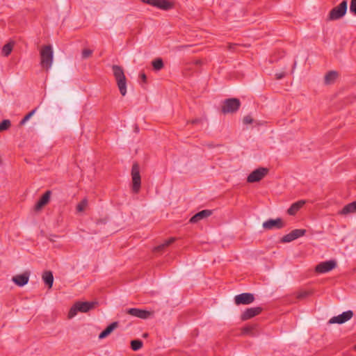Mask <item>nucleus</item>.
Listing matches in <instances>:
<instances>
[{
	"instance_id": "nucleus-5",
	"label": "nucleus",
	"mask_w": 356,
	"mask_h": 356,
	"mask_svg": "<svg viewBox=\"0 0 356 356\" xmlns=\"http://www.w3.org/2000/svg\"><path fill=\"white\" fill-rule=\"evenodd\" d=\"M132 191L134 193H138L141 186V177L140 175V167L138 163L135 162L131 168Z\"/></svg>"
},
{
	"instance_id": "nucleus-11",
	"label": "nucleus",
	"mask_w": 356,
	"mask_h": 356,
	"mask_svg": "<svg viewBox=\"0 0 356 356\" xmlns=\"http://www.w3.org/2000/svg\"><path fill=\"white\" fill-rule=\"evenodd\" d=\"M337 266V262L334 260H329L318 264L316 268V272L318 273H327Z\"/></svg>"
},
{
	"instance_id": "nucleus-25",
	"label": "nucleus",
	"mask_w": 356,
	"mask_h": 356,
	"mask_svg": "<svg viewBox=\"0 0 356 356\" xmlns=\"http://www.w3.org/2000/svg\"><path fill=\"white\" fill-rule=\"evenodd\" d=\"M13 47H14L13 42H8L7 44H4L2 47V51H1L2 55L4 56H6V57L8 56L10 54V53L12 52Z\"/></svg>"
},
{
	"instance_id": "nucleus-40",
	"label": "nucleus",
	"mask_w": 356,
	"mask_h": 356,
	"mask_svg": "<svg viewBox=\"0 0 356 356\" xmlns=\"http://www.w3.org/2000/svg\"><path fill=\"white\" fill-rule=\"evenodd\" d=\"M275 76H276L277 79H282L283 77L285 76V73L284 72L277 73L275 74Z\"/></svg>"
},
{
	"instance_id": "nucleus-23",
	"label": "nucleus",
	"mask_w": 356,
	"mask_h": 356,
	"mask_svg": "<svg viewBox=\"0 0 356 356\" xmlns=\"http://www.w3.org/2000/svg\"><path fill=\"white\" fill-rule=\"evenodd\" d=\"M338 72L336 71H330L325 76V84H331L334 83L336 79L338 77Z\"/></svg>"
},
{
	"instance_id": "nucleus-35",
	"label": "nucleus",
	"mask_w": 356,
	"mask_h": 356,
	"mask_svg": "<svg viewBox=\"0 0 356 356\" xmlns=\"http://www.w3.org/2000/svg\"><path fill=\"white\" fill-rule=\"evenodd\" d=\"M350 11L356 15V0H351L350 5Z\"/></svg>"
},
{
	"instance_id": "nucleus-1",
	"label": "nucleus",
	"mask_w": 356,
	"mask_h": 356,
	"mask_svg": "<svg viewBox=\"0 0 356 356\" xmlns=\"http://www.w3.org/2000/svg\"><path fill=\"white\" fill-rule=\"evenodd\" d=\"M113 76L120 94L124 96L127 94V79L122 67L117 65L112 66Z\"/></svg>"
},
{
	"instance_id": "nucleus-31",
	"label": "nucleus",
	"mask_w": 356,
	"mask_h": 356,
	"mask_svg": "<svg viewBox=\"0 0 356 356\" xmlns=\"http://www.w3.org/2000/svg\"><path fill=\"white\" fill-rule=\"evenodd\" d=\"M312 292L310 291H301L298 293L296 298L299 300L306 298L307 297L312 295Z\"/></svg>"
},
{
	"instance_id": "nucleus-26",
	"label": "nucleus",
	"mask_w": 356,
	"mask_h": 356,
	"mask_svg": "<svg viewBox=\"0 0 356 356\" xmlns=\"http://www.w3.org/2000/svg\"><path fill=\"white\" fill-rule=\"evenodd\" d=\"M152 65L155 71H159L164 67L163 61L161 58L154 59Z\"/></svg>"
},
{
	"instance_id": "nucleus-43",
	"label": "nucleus",
	"mask_w": 356,
	"mask_h": 356,
	"mask_svg": "<svg viewBox=\"0 0 356 356\" xmlns=\"http://www.w3.org/2000/svg\"><path fill=\"white\" fill-rule=\"evenodd\" d=\"M207 146H208L209 148H211V147H214V146H213V145H211V144H209V145H207Z\"/></svg>"
},
{
	"instance_id": "nucleus-39",
	"label": "nucleus",
	"mask_w": 356,
	"mask_h": 356,
	"mask_svg": "<svg viewBox=\"0 0 356 356\" xmlns=\"http://www.w3.org/2000/svg\"><path fill=\"white\" fill-rule=\"evenodd\" d=\"M189 45H179L175 47V49L177 51H181L182 49H184L186 48L189 47Z\"/></svg>"
},
{
	"instance_id": "nucleus-24",
	"label": "nucleus",
	"mask_w": 356,
	"mask_h": 356,
	"mask_svg": "<svg viewBox=\"0 0 356 356\" xmlns=\"http://www.w3.org/2000/svg\"><path fill=\"white\" fill-rule=\"evenodd\" d=\"M176 238L175 237H171L168 238V240L165 241V242L156 247L154 248V252H161L163 251L166 247L169 246L172 243H173L175 241Z\"/></svg>"
},
{
	"instance_id": "nucleus-10",
	"label": "nucleus",
	"mask_w": 356,
	"mask_h": 356,
	"mask_svg": "<svg viewBox=\"0 0 356 356\" xmlns=\"http://www.w3.org/2000/svg\"><path fill=\"white\" fill-rule=\"evenodd\" d=\"M353 316V312L351 310H348L343 312L342 314L333 316L328 321L329 324H342L349 321Z\"/></svg>"
},
{
	"instance_id": "nucleus-42",
	"label": "nucleus",
	"mask_w": 356,
	"mask_h": 356,
	"mask_svg": "<svg viewBox=\"0 0 356 356\" xmlns=\"http://www.w3.org/2000/svg\"><path fill=\"white\" fill-rule=\"evenodd\" d=\"M135 131L136 132H138L139 131V129H138V127L137 126L135 127Z\"/></svg>"
},
{
	"instance_id": "nucleus-17",
	"label": "nucleus",
	"mask_w": 356,
	"mask_h": 356,
	"mask_svg": "<svg viewBox=\"0 0 356 356\" xmlns=\"http://www.w3.org/2000/svg\"><path fill=\"white\" fill-rule=\"evenodd\" d=\"M212 214V211L209 209L202 210L196 214H195L190 219V222L191 223H197L200 220L210 216Z\"/></svg>"
},
{
	"instance_id": "nucleus-34",
	"label": "nucleus",
	"mask_w": 356,
	"mask_h": 356,
	"mask_svg": "<svg viewBox=\"0 0 356 356\" xmlns=\"http://www.w3.org/2000/svg\"><path fill=\"white\" fill-rule=\"evenodd\" d=\"M294 241L292 235L291 234V233H289L286 235H284L281 239H280V241L282 243H289V242H291Z\"/></svg>"
},
{
	"instance_id": "nucleus-38",
	"label": "nucleus",
	"mask_w": 356,
	"mask_h": 356,
	"mask_svg": "<svg viewBox=\"0 0 356 356\" xmlns=\"http://www.w3.org/2000/svg\"><path fill=\"white\" fill-rule=\"evenodd\" d=\"M237 44H229L227 46V49L229 51H235L236 48L237 47Z\"/></svg>"
},
{
	"instance_id": "nucleus-8",
	"label": "nucleus",
	"mask_w": 356,
	"mask_h": 356,
	"mask_svg": "<svg viewBox=\"0 0 356 356\" xmlns=\"http://www.w3.org/2000/svg\"><path fill=\"white\" fill-rule=\"evenodd\" d=\"M269 172V169L267 168H259L253 170L247 178L248 183L257 182L261 180Z\"/></svg>"
},
{
	"instance_id": "nucleus-30",
	"label": "nucleus",
	"mask_w": 356,
	"mask_h": 356,
	"mask_svg": "<svg viewBox=\"0 0 356 356\" xmlns=\"http://www.w3.org/2000/svg\"><path fill=\"white\" fill-rule=\"evenodd\" d=\"M88 205L87 199L84 198L76 206V211L78 212L83 211Z\"/></svg>"
},
{
	"instance_id": "nucleus-33",
	"label": "nucleus",
	"mask_w": 356,
	"mask_h": 356,
	"mask_svg": "<svg viewBox=\"0 0 356 356\" xmlns=\"http://www.w3.org/2000/svg\"><path fill=\"white\" fill-rule=\"evenodd\" d=\"M92 54V50L89 49H84L82 51L81 56L83 59H86L90 57Z\"/></svg>"
},
{
	"instance_id": "nucleus-27",
	"label": "nucleus",
	"mask_w": 356,
	"mask_h": 356,
	"mask_svg": "<svg viewBox=\"0 0 356 356\" xmlns=\"http://www.w3.org/2000/svg\"><path fill=\"white\" fill-rule=\"evenodd\" d=\"M306 232V229H296L292 230L290 233L292 235L293 239L296 240L298 238L304 236Z\"/></svg>"
},
{
	"instance_id": "nucleus-28",
	"label": "nucleus",
	"mask_w": 356,
	"mask_h": 356,
	"mask_svg": "<svg viewBox=\"0 0 356 356\" xmlns=\"http://www.w3.org/2000/svg\"><path fill=\"white\" fill-rule=\"evenodd\" d=\"M143 341L139 339L132 340L131 341V348L133 350L136 351L143 347Z\"/></svg>"
},
{
	"instance_id": "nucleus-41",
	"label": "nucleus",
	"mask_w": 356,
	"mask_h": 356,
	"mask_svg": "<svg viewBox=\"0 0 356 356\" xmlns=\"http://www.w3.org/2000/svg\"><path fill=\"white\" fill-rule=\"evenodd\" d=\"M140 79H141L143 82H144V83L147 82V76H146V74L145 73L140 74Z\"/></svg>"
},
{
	"instance_id": "nucleus-37",
	"label": "nucleus",
	"mask_w": 356,
	"mask_h": 356,
	"mask_svg": "<svg viewBox=\"0 0 356 356\" xmlns=\"http://www.w3.org/2000/svg\"><path fill=\"white\" fill-rule=\"evenodd\" d=\"M202 120L201 118H195V119H193L191 121H188L187 123H191L192 124H200V123H202Z\"/></svg>"
},
{
	"instance_id": "nucleus-32",
	"label": "nucleus",
	"mask_w": 356,
	"mask_h": 356,
	"mask_svg": "<svg viewBox=\"0 0 356 356\" xmlns=\"http://www.w3.org/2000/svg\"><path fill=\"white\" fill-rule=\"evenodd\" d=\"M37 110V108H35V109L32 110L31 112H29L28 114H26L24 118L20 121V124L22 125L24 124H25V122L26 121H28L31 117H32V115L35 113Z\"/></svg>"
},
{
	"instance_id": "nucleus-45",
	"label": "nucleus",
	"mask_w": 356,
	"mask_h": 356,
	"mask_svg": "<svg viewBox=\"0 0 356 356\" xmlns=\"http://www.w3.org/2000/svg\"><path fill=\"white\" fill-rule=\"evenodd\" d=\"M355 349L356 350V345H355Z\"/></svg>"
},
{
	"instance_id": "nucleus-22",
	"label": "nucleus",
	"mask_w": 356,
	"mask_h": 356,
	"mask_svg": "<svg viewBox=\"0 0 356 356\" xmlns=\"http://www.w3.org/2000/svg\"><path fill=\"white\" fill-rule=\"evenodd\" d=\"M257 327V325H247L242 328V335H250L251 337H255L257 334L254 332Z\"/></svg>"
},
{
	"instance_id": "nucleus-3",
	"label": "nucleus",
	"mask_w": 356,
	"mask_h": 356,
	"mask_svg": "<svg viewBox=\"0 0 356 356\" xmlns=\"http://www.w3.org/2000/svg\"><path fill=\"white\" fill-rule=\"evenodd\" d=\"M54 58L53 49L51 45H45L40 50V65L48 70L52 65Z\"/></svg>"
},
{
	"instance_id": "nucleus-16",
	"label": "nucleus",
	"mask_w": 356,
	"mask_h": 356,
	"mask_svg": "<svg viewBox=\"0 0 356 356\" xmlns=\"http://www.w3.org/2000/svg\"><path fill=\"white\" fill-rule=\"evenodd\" d=\"M51 194V191H47L39 199V200L36 202L34 206V211H40L46 204H48L50 200V196Z\"/></svg>"
},
{
	"instance_id": "nucleus-18",
	"label": "nucleus",
	"mask_w": 356,
	"mask_h": 356,
	"mask_svg": "<svg viewBox=\"0 0 356 356\" xmlns=\"http://www.w3.org/2000/svg\"><path fill=\"white\" fill-rule=\"evenodd\" d=\"M305 200H299L293 203L287 210V213L290 216H295L297 212L305 205Z\"/></svg>"
},
{
	"instance_id": "nucleus-4",
	"label": "nucleus",
	"mask_w": 356,
	"mask_h": 356,
	"mask_svg": "<svg viewBox=\"0 0 356 356\" xmlns=\"http://www.w3.org/2000/svg\"><path fill=\"white\" fill-rule=\"evenodd\" d=\"M241 101L238 98H228L222 102L221 113L223 114H232L238 111L241 107Z\"/></svg>"
},
{
	"instance_id": "nucleus-14",
	"label": "nucleus",
	"mask_w": 356,
	"mask_h": 356,
	"mask_svg": "<svg viewBox=\"0 0 356 356\" xmlns=\"http://www.w3.org/2000/svg\"><path fill=\"white\" fill-rule=\"evenodd\" d=\"M285 222L282 218H278L277 219H269L263 223V227L265 229H272L273 228L282 229L285 227Z\"/></svg>"
},
{
	"instance_id": "nucleus-36",
	"label": "nucleus",
	"mask_w": 356,
	"mask_h": 356,
	"mask_svg": "<svg viewBox=\"0 0 356 356\" xmlns=\"http://www.w3.org/2000/svg\"><path fill=\"white\" fill-rule=\"evenodd\" d=\"M243 122L245 124H251L253 122V119L250 115H246L243 118Z\"/></svg>"
},
{
	"instance_id": "nucleus-19",
	"label": "nucleus",
	"mask_w": 356,
	"mask_h": 356,
	"mask_svg": "<svg viewBox=\"0 0 356 356\" xmlns=\"http://www.w3.org/2000/svg\"><path fill=\"white\" fill-rule=\"evenodd\" d=\"M118 327V322L115 321L108 325L99 335V339H102L108 337L115 328Z\"/></svg>"
},
{
	"instance_id": "nucleus-7",
	"label": "nucleus",
	"mask_w": 356,
	"mask_h": 356,
	"mask_svg": "<svg viewBox=\"0 0 356 356\" xmlns=\"http://www.w3.org/2000/svg\"><path fill=\"white\" fill-rule=\"evenodd\" d=\"M143 3L149 4L163 10L172 9L175 3L169 0H141Z\"/></svg>"
},
{
	"instance_id": "nucleus-13",
	"label": "nucleus",
	"mask_w": 356,
	"mask_h": 356,
	"mask_svg": "<svg viewBox=\"0 0 356 356\" xmlns=\"http://www.w3.org/2000/svg\"><path fill=\"white\" fill-rule=\"evenodd\" d=\"M126 314L133 316L138 317L141 319H147L149 318L152 313L147 310L141 309L138 308H130L126 310Z\"/></svg>"
},
{
	"instance_id": "nucleus-15",
	"label": "nucleus",
	"mask_w": 356,
	"mask_h": 356,
	"mask_svg": "<svg viewBox=\"0 0 356 356\" xmlns=\"http://www.w3.org/2000/svg\"><path fill=\"white\" fill-rule=\"evenodd\" d=\"M30 272L25 271L22 274L17 275L13 276L12 281L19 286H23L26 285L29 280Z\"/></svg>"
},
{
	"instance_id": "nucleus-20",
	"label": "nucleus",
	"mask_w": 356,
	"mask_h": 356,
	"mask_svg": "<svg viewBox=\"0 0 356 356\" xmlns=\"http://www.w3.org/2000/svg\"><path fill=\"white\" fill-rule=\"evenodd\" d=\"M42 280L49 289H51L54 283V276L51 271H45L42 274Z\"/></svg>"
},
{
	"instance_id": "nucleus-29",
	"label": "nucleus",
	"mask_w": 356,
	"mask_h": 356,
	"mask_svg": "<svg viewBox=\"0 0 356 356\" xmlns=\"http://www.w3.org/2000/svg\"><path fill=\"white\" fill-rule=\"evenodd\" d=\"M11 126L10 120H3L0 122V132L8 130Z\"/></svg>"
},
{
	"instance_id": "nucleus-2",
	"label": "nucleus",
	"mask_w": 356,
	"mask_h": 356,
	"mask_svg": "<svg viewBox=\"0 0 356 356\" xmlns=\"http://www.w3.org/2000/svg\"><path fill=\"white\" fill-rule=\"evenodd\" d=\"M98 305L97 302H75L70 308L68 313V318H72L74 317L79 312L86 313L90 310L94 309Z\"/></svg>"
},
{
	"instance_id": "nucleus-9",
	"label": "nucleus",
	"mask_w": 356,
	"mask_h": 356,
	"mask_svg": "<svg viewBox=\"0 0 356 356\" xmlns=\"http://www.w3.org/2000/svg\"><path fill=\"white\" fill-rule=\"evenodd\" d=\"M254 294L250 293H243L234 297V303L236 305H250L254 301Z\"/></svg>"
},
{
	"instance_id": "nucleus-44",
	"label": "nucleus",
	"mask_w": 356,
	"mask_h": 356,
	"mask_svg": "<svg viewBox=\"0 0 356 356\" xmlns=\"http://www.w3.org/2000/svg\"><path fill=\"white\" fill-rule=\"evenodd\" d=\"M147 335H148V334H147V333H145V334H143V337H147Z\"/></svg>"
},
{
	"instance_id": "nucleus-12",
	"label": "nucleus",
	"mask_w": 356,
	"mask_h": 356,
	"mask_svg": "<svg viewBox=\"0 0 356 356\" xmlns=\"http://www.w3.org/2000/svg\"><path fill=\"white\" fill-rule=\"evenodd\" d=\"M263 308L261 307H250L246 309L241 315L243 321L249 320L261 313Z\"/></svg>"
},
{
	"instance_id": "nucleus-21",
	"label": "nucleus",
	"mask_w": 356,
	"mask_h": 356,
	"mask_svg": "<svg viewBox=\"0 0 356 356\" xmlns=\"http://www.w3.org/2000/svg\"><path fill=\"white\" fill-rule=\"evenodd\" d=\"M354 212H356V201L349 203L343 207L339 213L342 215H346Z\"/></svg>"
},
{
	"instance_id": "nucleus-6",
	"label": "nucleus",
	"mask_w": 356,
	"mask_h": 356,
	"mask_svg": "<svg viewBox=\"0 0 356 356\" xmlns=\"http://www.w3.org/2000/svg\"><path fill=\"white\" fill-rule=\"evenodd\" d=\"M347 0H343L339 6L333 8L329 13V20H337L343 17L347 11Z\"/></svg>"
}]
</instances>
